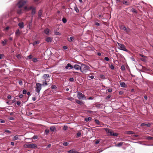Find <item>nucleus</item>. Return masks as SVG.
<instances>
[{"label": "nucleus", "instance_id": "f257e3e1", "mask_svg": "<svg viewBox=\"0 0 153 153\" xmlns=\"http://www.w3.org/2000/svg\"><path fill=\"white\" fill-rule=\"evenodd\" d=\"M79 63L81 64L80 71L82 72H86L90 68L89 66L84 64H81V63L80 62H79Z\"/></svg>", "mask_w": 153, "mask_h": 153}, {"label": "nucleus", "instance_id": "f03ea898", "mask_svg": "<svg viewBox=\"0 0 153 153\" xmlns=\"http://www.w3.org/2000/svg\"><path fill=\"white\" fill-rule=\"evenodd\" d=\"M106 132L108 135L111 136H117L118 135V133L113 132L112 130L108 128H106Z\"/></svg>", "mask_w": 153, "mask_h": 153}, {"label": "nucleus", "instance_id": "7ed1b4c3", "mask_svg": "<svg viewBox=\"0 0 153 153\" xmlns=\"http://www.w3.org/2000/svg\"><path fill=\"white\" fill-rule=\"evenodd\" d=\"M118 46L119 47V48L122 50L127 52L128 50H127L125 47V46L123 44H120L119 43H117Z\"/></svg>", "mask_w": 153, "mask_h": 153}, {"label": "nucleus", "instance_id": "20e7f679", "mask_svg": "<svg viewBox=\"0 0 153 153\" xmlns=\"http://www.w3.org/2000/svg\"><path fill=\"white\" fill-rule=\"evenodd\" d=\"M26 1L23 0H20L17 3V6L19 8L22 7L26 3Z\"/></svg>", "mask_w": 153, "mask_h": 153}, {"label": "nucleus", "instance_id": "39448f33", "mask_svg": "<svg viewBox=\"0 0 153 153\" xmlns=\"http://www.w3.org/2000/svg\"><path fill=\"white\" fill-rule=\"evenodd\" d=\"M41 86L42 85L40 83H37L36 84V86L35 87L36 91L38 93H39L41 89Z\"/></svg>", "mask_w": 153, "mask_h": 153}, {"label": "nucleus", "instance_id": "423d86ee", "mask_svg": "<svg viewBox=\"0 0 153 153\" xmlns=\"http://www.w3.org/2000/svg\"><path fill=\"white\" fill-rule=\"evenodd\" d=\"M106 64L107 65V66L109 68L112 70H114L115 68L114 66L112 63L111 62H111H106Z\"/></svg>", "mask_w": 153, "mask_h": 153}, {"label": "nucleus", "instance_id": "0eeeda50", "mask_svg": "<svg viewBox=\"0 0 153 153\" xmlns=\"http://www.w3.org/2000/svg\"><path fill=\"white\" fill-rule=\"evenodd\" d=\"M77 97L79 99L86 100L85 96L81 92H78V93Z\"/></svg>", "mask_w": 153, "mask_h": 153}, {"label": "nucleus", "instance_id": "6e6552de", "mask_svg": "<svg viewBox=\"0 0 153 153\" xmlns=\"http://www.w3.org/2000/svg\"><path fill=\"white\" fill-rule=\"evenodd\" d=\"M26 145L27 147L32 149L36 148L37 147L36 145L33 143L28 144H26Z\"/></svg>", "mask_w": 153, "mask_h": 153}, {"label": "nucleus", "instance_id": "1a4fd4ad", "mask_svg": "<svg viewBox=\"0 0 153 153\" xmlns=\"http://www.w3.org/2000/svg\"><path fill=\"white\" fill-rule=\"evenodd\" d=\"M120 28L123 29L127 34H129L131 30L129 28H126L124 26H121Z\"/></svg>", "mask_w": 153, "mask_h": 153}, {"label": "nucleus", "instance_id": "9d476101", "mask_svg": "<svg viewBox=\"0 0 153 153\" xmlns=\"http://www.w3.org/2000/svg\"><path fill=\"white\" fill-rule=\"evenodd\" d=\"M50 77L49 75L47 74H45L43 75V77L45 79V80L49 82Z\"/></svg>", "mask_w": 153, "mask_h": 153}, {"label": "nucleus", "instance_id": "9b49d317", "mask_svg": "<svg viewBox=\"0 0 153 153\" xmlns=\"http://www.w3.org/2000/svg\"><path fill=\"white\" fill-rule=\"evenodd\" d=\"M73 68L77 70H78L81 69V66H80L78 65H75L73 66Z\"/></svg>", "mask_w": 153, "mask_h": 153}, {"label": "nucleus", "instance_id": "f8f14e48", "mask_svg": "<svg viewBox=\"0 0 153 153\" xmlns=\"http://www.w3.org/2000/svg\"><path fill=\"white\" fill-rule=\"evenodd\" d=\"M69 68H70L69 69H72L73 68V67L72 65H71L70 64L68 63L67 65L65 66V68L66 69H68Z\"/></svg>", "mask_w": 153, "mask_h": 153}, {"label": "nucleus", "instance_id": "ddd939ff", "mask_svg": "<svg viewBox=\"0 0 153 153\" xmlns=\"http://www.w3.org/2000/svg\"><path fill=\"white\" fill-rule=\"evenodd\" d=\"M45 40L47 42H51L52 41V39L51 37H47L45 39Z\"/></svg>", "mask_w": 153, "mask_h": 153}, {"label": "nucleus", "instance_id": "4468645a", "mask_svg": "<svg viewBox=\"0 0 153 153\" xmlns=\"http://www.w3.org/2000/svg\"><path fill=\"white\" fill-rule=\"evenodd\" d=\"M16 36H19L21 34V32L20 31L19 29H17L16 32Z\"/></svg>", "mask_w": 153, "mask_h": 153}, {"label": "nucleus", "instance_id": "2eb2a0df", "mask_svg": "<svg viewBox=\"0 0 153 153\" xmlns=\"http://www.w3.org/2000/svg\"><path fill=\"white\" fill-rule=\"evenodd\" d=\"M42 10H40L38 13V17L39 18H40L41 15H42Z\"/></svg>", "mask_w": 153, "mask_h": 153}, {"label": "nucleus", "instance_id": "dca6fc26", "mask_svg": "<svg viewBox=\"0 0 153 153\" xmlns=\"http://www.w3.org/2000/svg\"><path fill=\"white\" fill-rule=\"evenodd\" d=\"M18 25L21 28H23L24 27V23L23 22H21L18 24Z\"/></svg>", "mask_w": 153, "mask_h": 153}, {"label": "nucleus", "instance_id": "f3484780", "mask_svg": "<svg viewBox=\"0 0 153 153\" xmlns=\"http://www.w3.org/2000/svg\"><path fill=\"white\" fill-rule=\"evenodd\" d=\"M50 129L51 131L54 132L56 131V128L54 126H52L50 127Z\"/></svg>", "mask_w": 153, "mask_h": 153}, {"label": "nucleus", "instance_id": "a211bd4d", "mask_svg": "<svg viewBox=\"0 0 153 153\" xmlns=\"http://www.w3.org/2000/svg\"><path fill=\"white\" fill-rule=\"evenodd\" d=\"M49 31L50 30L48 28H46L44 30V32L45 34L48 35L49 32Z\"/></svg>", "mask_w": 153, "mask_h": 153}, {"label": "nucleus", "instance_id": "6ab92c4d", "mask_svg": "<svg viewBox=\"0 0 153 153\" xmlns=\"http://www.w3.org/2000/svg\"><path fill=\"white\" fill-rule=\"evenodd\" d=\"M96 107L99 108H105V106H102V105L101 104H97L96 105Z\"/></svg>", "mask_w": 153, "mask_h": 153}, {"label": "nucleus", "instance_id": "aec40b11", "mask_svg": "<svg viewBox=\"0 0 153 153\" xmlns=\"http://www.w3.org/2000/svg\"><path fill=\"white\" fill-rule=\"evenodd\" d=\"M68 153H78L77 151L74 149H71L68 151Z\"/></svg>", "mask_w": 153, "mask_h": 153}, {"label": "nucleus", "instance_id": "412c9836", "mask_svg": "<svg viewBox=\"0 0 153 153\" xmlns=\"http://www.w3.org/2000/svg\"><path fill=\"white\" fill-rule=\"evenodd\" d=\"M141 126H146L148 127H149L151 126V124L150 123L146 124L145 123H142L141 124Z\"/></svg>", "mask_w": 153, "mask_h": 153}, {"label": "nucleus", "instance_id": "4be33fe9", "mask_svg": "<svg viewBox=\"0 0 153 153\" xmlns=\"http://www.w3.org/2000/svg\"><path fill=\"white\" fill-rule=\"evenodd\" d=\"M122 3H123L124 4H125L126 5L128 6L129 5V3L128 2L125 1H122Z\"/></svg>", "mask_w": 153, "mask_h": 153}, {"label": "nucleus", "instance_id": "5701e85b", "mask_svg": "<svg viewBox=\"0 0 153 153\" xmlns=\"http://www.w3.org/2000/svg\"><path fill=\"white\" fill-rule=\"evenodd\" d=\"M36 8L35 7H33L32 10L31 14L32 15L35 14L36 13Z\"/></svg>", "mask_w": 153, "mask_h": 153}, {"label": "nucleus", "instance_id": "b1692460", "mask_svg": "<svg viewBox=\"0 0 153 153\" xmlns=\"http://www.w3.org/2000/svg\"><path fill=\"white\" fill-rule=\"evenodd\" d=\"M120 85L121 87H125L126 86V85L125 83L123 82L120 83Z\"/></svg>", "mask_w": 153, "mask_h": 153}, {"label": "nucleus", "instance_id": "393cba45", "mask_svg": "<svg viewBox=\"0 0 153 153\" xmlns=\"http://www.w3.org/2000/svg\"><path fill=\"white\" fill-rule=\"evenodd\" d=\"M48 82V81L45 80L43 82H42V85H43V86L47 85H48L47 83Z\"/></svg>", "mask_w": 153, "mask_h": 153}, {"label": "nucleus", "instance_id": "a878e982", "mask_svg": "<svg viewBox=\"0 0 153 153\" xmlns=\"http://www.w3.org/2000/svg\"><path fill=\"white\" fill-rule=\"evenodd\" d=\"M123 143H124L123 142H121L118 143L116 145V146L117 147H120L123 145Z\"/></svg>", "mask_w": 153, "mask_h": 153}, {"label": "nucleus", "instance_id": "bb28decb", "mask_svg": "<svg viewBox=\"0 0 153 153\" xmlns=\"http://www.w3.org/2000/svg\"><path fill=\"white\" fill-rule=\"evenodd\" d=\"M76 102L79 104L82 105L83 104L82 102L79 100H76Z\"/></svg>", "mask_w": 153, "mask_h": 153}, {"label": "nucleus", "instance_id": "cd10ccee", "mask_svg": "<svg viewBox=\"0 0 153 153\" xmlns=\"http://www.w3.org/2000/svg\"><path fill=\"white\" fill-rule=\"evenodd\" d=\"M91 119L92 118L90 117H88L85 118V120L86 122H88L89 120H91Z\"/></svg>", "mask_w": 153, "mask_h": 153}, {"label": "nucleus", "instance_id": "c85d7f7f", "mask_svg": "<svg viewBox=\"0 0 153 153\" xmlns=\"http://www.w3.org/2000/svg\"><path fill=\"white\" fill-rule=\"evenodd\" d=\"M54 33L56 35L60 36L61 35V33L58 32L56 31V30H54Z\"/></svg>", "mask_w": 153, "mask_h": 153}, {"label": "nucleus", "instance_id": "c756f323", "mask_svg": "<svg viewBox=\"0 0 153 153\" xmlns=\"http://www.w3.org/2000/svg\"><path fill=\"white\" fill-rule=\"evenodd\" d=\"M74 39V38L73 37L71 36L68 39V40L69 42H71L73 41V40Z\"/></svg>", "mask_w": 153, "mask_h": 153}, {"label": "nucleus", "instance_id": "7c9ffc66", "mask_svg": "<svg viewBox=\"0 0 153 153\" xmlns=\"http://www.w3.org/2000/svg\"><path fill=\"white\" fill-rule=\"evenodd\" d=\"M131 11L132 13H137V11L134 8H132L131 10Z\"/></svg>", "mask_w": 153, "mask_h": 153}, {"label": "nucleus", "instance_id": "2f4dec72", "mask_svg": "<svg viewBox=\"0 0 153 153\" xmlns=\"http://www.w3.org/2000/svg\"><path fill=\"white\" fill-rule=\"evenodd\" d=\"M146 139L148 140H153V137L148 136L146 137Z\"/></svg>", "mask_w": 153, "mask_h": 153}, {"label": "nucleus", "instance_id": "473e14b6", "mask_svg": "<svg viewBox=\"0 0 153 153\" xmlns=\"http://www.w3.org/2000/svg\"><path fill=\"white\" fill-rule=\"evenodd\" d=\"M7 41V40H4L3 41H2V44L3 45H4L6 44Z\"/></svg>", "mask_w": 153, "mask_h": 153}, {"label": "nucleus", "instance_id": "72a5a7b5", "mask_svg": "<svg viewBox=\"0 0 153 153\" xmlns=\"http://www.w3.org/2000/svg\"><path fill=\"white\" fill-rule=\"evenodd\" d=\"M49 130L48 129H46L45 131V134L46 135H48V134L49 133Z\"/></svg>", "mask_w": 153, "mask_h": 153}, {"label": "nucleus", "instance_id": "f704fd0d", "mask_svg": "<svg viewBox=\"0 0 153 153\" xmlns=\"http://www.w3.org/2000/svg\"><path fill=\"white\" fill-rule=\"evenodd\" d=\"M19 136V135H16L14 137L13 139V140H17L19 139L18 138V136Z\"/></svg>", "mask_w": 153, "mask_h": 153}, {"label": "nucleus", "instance_id": "c9c22d12", "mask_svg": "<svg viewBox=\"0 0 153 153\" xmlns=\"http://www.w3.org/2000/svg\"><path fill=\"white\" fill-rule=\"evenodd\" d=\"M33 8V7H30L27 8V7H25V9H27L28 10H29L31 9L32 10V9Z\"/></svg>", "mask_w": 153, "mask_h": 153}, {"label": "nucleus", "instance_id": "e433bc0d", "mask_svg": "<svg viewBox=\"0 0 153 153\" xmlns=\"http://www.w3.org/2000/svg\"><path fill=\"white\" fill-rule=\"evenodd\" d=\"M62 21L64 23H65L67 22V19L65 18H63L62 19Z\"/></svg>", "mask_w": 153, "mask_h": 153}, {"label": "nucleus", "instance_id": "4c0bfd02", "mask_svg": "<svg viewBox=\"0 0 153 153\" xmlns=\"http://www.w3.org/2000/svg\"><path fill=\"white\" fill-rule=\"evenodd\" d=\"M95 123L97 124L100 125V122L98 120L96 119L94 120Z\"/></svg>", "mask_w": 153, "mask_h": 153}, {"label": "nucleus", "instance_id": "58836bf2", "mask_svg": "<svg viewBox=\"0 0 153 153\" xmlns=\"http://www.w3.org/2000/svg\"><path fill=\"white\" fill-rule=\"evenodd\" d=\"M128 134H133L134 133V132L133 131H127V133Z\"/></svg>", "mask_w": 153, "mask_h": 153}, {"label": "nucleus", "instance_id": "ea45409f", "mask_svg": "<svg viewBox=\"0 0 153 153\" xmlns=\"http://www.w3.org/2000/svg\"><path fill=\"white\" fill-rule=\"evenodd\" d=\"M67 99L70 100H71V101L72 100H74V98H73L72 97H68V98H67Z\"/></svg>", "mask_w": 153, "mask_h": 153}, {"label": "nucleus", "instance_id": "a19ab883", "mask_svg": "<svg viewBox=\"0 0 153 153\" xmlns=\"http://www.w3.org/2000/svg\"><path fill=\"white\" fill-rule=\"evenodd\" d=\"M74 10L77 13L79 12V10L76 6L74 7Z\"/></svg>", "mask_w": 153, "mask_h": 153}, {"label": "nucleus", "instance_id": "79ce46f5", "mask_svg": "<svg viewBox=\"0 0 153 153\" xmlns=\"http://www.w3.org/2000/svg\"><path fill=\"white\" fill-rule=\"evenodd\" d=\"M51 88L52 89H56L57 88V87L55 85H52L51 86Z\"/></svg>", "mask_w": 153, "mask_h": 153}, {"label": "nucleus", "instance_id": "37998d69", "mask_svg": "<svg viewBox=\"0 0 153 153\" xmlns=\"http://www.w3.org/2000/svg\"><path fill=\"white\" fill-rule=\"evenodd\" d=\"M121 69L123 71H124L125 70V67L124 65H122L121 67Z\"/></svg>", "mask_w": 153, "mask_h": 153}, {"label": "nucleus", "instance_id": "c03bdc74", "mask_svg": "<svg viewBox=\"0 0 153 153\" xmlns=\"http://www.w3.org/2000/svg\"><path fill=\"white\" fill-rule=\"evenodd\" d=\"M22 13V10L21 9H19L17 10V13L19 14H21Z\"/></svg>", "mask_w": 153, "mask_h": 153}, {"label": "nucleus", "instance_id": "a18cd8bd", "mask_svg": "<svg viewBox=\"0 0 153 153\" xmlns=\"http://www.w3.org/2000/svg\"><path fill=\"white\" fill-rule=\"evenodd\" d=\"M76 135L77 137H79L81 135V133L80 132H78L77 133Z\"/></svg>", "mask_w": 153, "mask_h": 153}, {"label": "nucleus", "instance_id": "49530a36", "mask_svg": "<svg viewBox=\"0 0 153 153\" xmlns=\"http://www.w3.org/2000/svg\"><path fill=\"white\" fill-rule=\"evenodd\" d=\"M68 143L67 142H65L63 143V145L65 146H67L68 145Z\"/></svg>", "mask_w": 153, "mask_h": 153}, {"label": "nucleus", "instance_id": "de8ad7c7", "mask_svg": "<svg viewBox=\"0 0 153 153\" xmlns=\"http://www.w3.org/2000/svg\"><path fill=\"white\" fill-rule=\"evenodd\" d=\"M37 59L36 58H34L33 59V61L34 62H36L37 61Z\"/></svg>", "mask_w": 153, "mask_h": 153}, {"label": "nucleus", "instance_id": "09e8293b", "mask_svg": "<svg viewBox=\"0 0 153 153\" xmlns=\"http://www.w3.org/2000/svg\"><path fill=\"white\" fill-rule=\"evenodd\" d=\"M39 42L38 41H35L33 43V45H36L39 44Z\"/></svg>", "mask_w": 153, "mask_h": 153}, {"label": "nucleus", "instance_id": "8fccbe9b", "mask_svg": "<svg viewBox=\"0 0 153 153\" xmlns=\"http://www.w3.org/2000/svg\"><path fill=\"white\" fill-rule=\"evenodd\" d=\"M33 57V56L31 55H30L27 56V58L28 59H31Z\"/></svg>", "mask_w": 153, "mask_h": 153}, {"label": "nucleus", "instance_id": "3c124183", "mask_svg": "<svg viewBox=\"0 0 153 153\" xmlns=\"http://www.w3.org/2000/svg\"><path fill=\"white\" fill-rule=\"evenodd\" d=\"M68 128V126H64L63 128V130H66Z\"/></svg>", "mask_w": 153, "mask_h": 153}, {"label": "nucleus", "instance_id": "603ef678", "mask_svg": "<svg viewBox=\"0 0 153 153\" xmlns=\"http://www.w3.org/2000/svg\"><path fill=\"white\" fill-rule=\"evenodd\" d=\"M106 61H108L110 62H111V60L108 57H106Z\"/></svg>", "mask_w": 153, "mask_h": 153}, {"label": "nucleus", "instance_id": "864d4df0", "mask_svg": "<svg viewBox=\"0 0 153 153\" xmlns=\"http://www.w3.org/2000/svg\"><path fill=\"white\" fill-rule=\"evenodd\" d=\"M111 96L110 95H108L106 97V99L108 100L111 97Z\"/></svg>", "mask_w": 153, "mask_h": 153}, {"label": "nucleus", "instance_id": "5fc2aeb1", "mask_svg": "<svg viewBox=\"0 0 153 153\" xmlns=\"http://www.w3.org/2000/svg\"><path fill=\"white\" fill-rule=\"evenodd\" d=\"M69 80L71 81V82H73L74 81V79L73 78V77H71V78H70V79H69Z\"/></svg>", "mask_w": 153, "mask_h": 153}, {"label": "nucleus", "instance_id": "6e6d98bb", "mask_svg": "<svg viewBox=\"0 0 153 153\" xmlns=\"http://www.w3.org/2000/svg\"><path fill=\"white\" fill-rule=\"evenodd\" d=\"M88 77L89 78H90L91 79H94V76L92 75V76H90V75H89L88 76Z\"/></svg>", "mask_w": 153, "mask_h": 153}, {"label": "nucleus", "instance_id": "4d7b16f0", "mask_svg": "<svg viewBox=\"0 0 153 153\" xmlns=\"http://www.w3.org/2000/svg\"><path fill=\"white\" fill-rule=\"evenodd\" d=\"M37 136H36V135H34L33 137V138L34 139H37Z\"/></svg>", "mask_w": 153, "mask_h": 153}, {"label": "nucleus", "instance_id": "13d9d810", "mask_svg": "<svg viewBox=\"0 0 153 153\" xmlns=\"http://www.w3.org/2000/svg\"><path fill=\"white\" fill-rule=\"evenodd\" d=\"M27 93V91L26 90L24 89L23 91V94H25Z\"/></svg>", "mask_w": 153, "mask_h": 153}, {"label": "nucleus", "instance_id": "bf43d9fd", "mask_svg": "<svg viewBox=\"0 0 153 153\" xmlns=\"http://www.w3.org/2000/svg\"><path fill=\"white\" fill-rule=\"evenodd\" d=\"M0 122L1 123H5V121L1 119H0Z\"/></svg>", "mask_w": 153, "mask_h": 153}, {"label": "nucleus", "instance_id": "052dcab7", "mask_svg": "<svg viewBox=\"0 0 153 153\" xmlns=\"http://www.w3.org/2000/svg\"><path fill=\"white\" fill-rule=\"evenodd\" d=\"M16 57L18 58L19 59L21 58V56L20 54H18V55H16Z\"/></svg>", "mask_w": 153, "mask_h": 153}, {"label": "nucleus", "instance_id": "680f3d73", "mask_svg": "<svg viewBox=\"0 0 153 153\" xmlns=\"http://www.w3.org/2000/svg\"><path fill=\"white\" fill-rule=\"evenodd\" d=\"M5 131L8 133H11V131L9 130H6Z\"/></svg>", "mask_w": 153, "mask_h": 153}, {"label": "nucleus", "instance_id": "e2e57ef3", "mask_svg": "<svg viewBox=\"0 0 153 153\" xmlns=\"http://www.w3.org/2000/svg\"><path fill=\"white\" fill-rule=\"evenodd\" d=\"M19 83L20 85H22V81H21V80H20L19 82Z\"/></svg>", "mask_w": 153, "mask_h": 153}, {"label": "nucleus", "instance_id": "0e129e2a", "mask_svg": "<svg viewBox=\"0 0 153 153\" xmlns=\"http://www.w3.org/2000/svg\"><path fill=\"white\" fill-rule=\"evenodd\" d=\"M16 104H17V105H19L21 104V102L19 101H18L16 102Z\"/></svg>", "mask_w": 153, "mask_h": 153}, {"label": "nucleus", "instance_id": "69168bd1", "mask_svg": "<svg viewBox=\"0 0 153 153\" xmlns=\"http://www.w3.org/2000/svg\"><path fill=\"white\" fill-rule=\"evenodd\" d=\"M7 98L8 99H10L11 98V97L10 95H9L7 96Z\"/></svg>", "mask_w": 153, "mask_h": 153}, {"label": "nucleus", "instance_id": "338daca9", "mask_svg": "<svg viewBox=\"0 0 153 153\" xmlns=\"http://www.w3.org/2000/svg\"><path fill=\"white\" fill-rule=\"evenodd\" d=\"M94 99V97H89L88 98V100H93V99Z\"/></svg>", "mask_w": 153, "mask_h": 153}, {"label": "nucleus", "instance_id": "774afa93", "mask_svg": "<svg viewBox=\"0 0 153 153\" xmlns=\"http://www.w3.org/2000/svg\"><path fill=\"white\" fill-rule=\"evenodd\" d=\"M112 90L111 89L109 88L108 90V91L109 92H111L112 91Z\"/></svg>", "mask_w": 153, "mask_h": 153}]
</instances>
